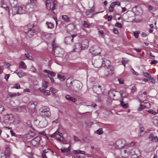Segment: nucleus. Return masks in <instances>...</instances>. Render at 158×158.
<instances>
[{"label":"nucleus","mask_w":158,"mask_h":158,"mask_svg":"<svg viewBox=\"0 0 158 158\" xmlns=\"http://www.w3.org/2000/svg\"><path fill=\"white\" fill-rule=\"evenodd\" d=\"M37 28V26L30 23L24 27V31L29 37H31L34 35Z\"/></svg>","instance_id":"nucleus-1"},{"label":"nucleus","mask_w":158,"mask_h":158,"mask_svg":"<svg viewBox=\"0 0 158 158\" xmlns=\"http://www.w3.org/2000/svg\"><path fill=\"white\" fill-rule=\"evenodd\" d=\"M52 51L54 52L55 56L56 57H62L64 54V52L58 45L55 42L54 39L52 44Z\"/></svg>","instance_id":"nucleus-2"},{"label":"nucleus","mask_w":158,"mask_h":158,"mask_svg":"<svg viewBox=\"0 0 158 158\" xmlns=\"http://www.w3.org/2000/svg\"><path fill=\"white\" fill-rule=\"evenodd\" d=\"M125 141L124 139H119L116 141L115 143V146L117 148H122V149L125 150L128 147V146H133L135 144L134 142H132L127 144H125Z\"/></svg>","instance_id":"nucleus-3"},{"label":"nucleus","mask_w":158,"mask_h":158,"mask_svg":"<svg viewBox=\"0 0 158 158\" xmlns=\"http://www.w3.org/2000/svg\"><path fill=\"white\" fill-rule=\"evenodd\" d=\"M34 121L35 124L40 128L44 127L48 124V121L46 119L41 116H37Z\"/></svg>","instance_id":"nucleus-4"},{"label":"nucleus","mask_w":158,"mask_h":158,"mask_svg":"<svg viewBox=\"0 0 158 158\" xmlns=\"http://www.w3.org/2000/svg\"><path fill=\"white\" fill-rule=\"evenodd\" d=\"M108 94L110 97L113 98L114 100H118L120 97L123 98H124L126 96V95L123 96L121 93L114 89L110 90L108 91Z\"/></svg>","instance_id":"nucleus-5"},{"label":"nucleus","mask_w":158,"mask_h":158,"mask_svg":"<svg viewBox=\"0 0 158 158\" xmlns=\"http://www.w3.org/2000/svg\"><path fill=\"white\" fill-rule=\"evenodd\" d=\"M132 146L131 145L128 146V147L125 150L122 149L121 150V153L122 154L127 153V154H130L131 155H136L138 156L139 154V151L138 149L137 148H133L132 149L131 151H129V148Z\"/></svg>","instance_id":"nucleus-6"},{"label":"nucleus","mask_w":158,"mask_h":158,"mask_svg":"<svg viewBox=\"0 0 158 158\" xmlns=\"http://www.w3.org/2000/svg\"><path fill=\"white\" fill-rule=\"evenodd\" d=\"M56 4V1H53L52 0H47L45 3L46 8L52 11L55 9Z\"/></svg>","instance_id":"nucleus-7"},{"label":"nucleus","mask_w":158,"mask_h":158,"mask_svg":"<svg viewBox=\"0 0 158 158\" xmlns=\"http://www.w3.org/2000/svg\"><path fill=\"white\" fill-rule=\"evenodd\" d=\"M89 51L93 55L96 56L100 54L101 50L99 46H94L90 48Z\"/></svg>","instance_id":"nucleus-8"},{"label":"nucleus","mask_w":158,"mask_h":158,"mask_svg":"<svg viewBox=\"0 0 158 158\" xmlns=\"http://www.w3.org/2000/svg\"><path fill=\"white\" fill-rule=\"evenodd\" d=\"M67 31L70 35L72 34H77L76 33V29L75 28V26L73 24L68 25L67 27Z\"/></svg>","instance_id":"nucleus-9"},{"label":"nucleus","mask_w":158,"mask_h":158,"mask_svg":"<svg viewBox=\"0 0 158 158\" xmlns=\"http://www.w3.org/2000/svg\"><path fill=\"white\" fill-rule=\"evenodd\" d=\"M40 111L42 115L46 117H49L51 115L50 109L47 106H43L40 109Z\"/></svg>","instance_id":"nucleus-10"},{"label":"nucleus","mask_w":158,"mask_h":158,"mask_svg":"<svg viewBox=\"0 0 158 158\" xmlns=\"http://www.w3.org/2000/svg\"><path fill=\"white\" fill-rule=\"evenodd\" d=\"M51 136L52 138H55L56 140L60 142H62L64 140L62 134L58 131H56L52 134Z\"/></svg>","instance_id":"nucleus-11"},{"label":"nucleus","mask_w":158,"mask_h":158,"mask_svg":"<svg viewBox=\"0 0 158 158\" xmlns=\"http://www.w3.org/2000/svg\"><path fill=\"white\" fill-rule=\"evenodd\" d=\"M114 69L113 66L106 67L105 69V75L106 76L112 75L114 73Z\"/></svg>","instance_id":"nucleus-12"},{"label":"nucleus","mask_w":158,"mask_h":158,"mask_svg":"<svg viewBox=\"0 0 158 158\" xmlns=\"http://www.w3.org/2000/svg\"><path fill=\"white\" fill-rule=\"evenodd\" d=\"M71 36H69L65 38L64 40L65 43L67 44H72L73 42V38L77 35V34H72Z\"/></svg>","instance_id":"nucleus-13"},{"label":"nucleus","mask_w":158,"mask_h":158,"mask_svg":"<svg viewBox=\"0 0 158 158\" xmlns=\"http://www.w3.org/2000/svg\"><path fill=\"white\" fill-rule=\"evenodd\" d=\"M75 87H74V90L76 92H79L82 87V85L79 81H74Z\"/></svg>","instance_id":"nucleus-14"},{"label":"nucleus","mask_w":158,"mask_h":158,"mask_svg":"<svg viewBox=\"0 0 158 158\" xmlns=\"http://www.w3.org/2000/svg\"><path fill=\"white\" fill-rule=\"evenodd\" d=\"M4 154V156L2 157L1 158H6L5 156H9L11 155V151L8 145H7L6 146Z\"/></svg>","instance_id":"nucleus-15"},{"label":"nucleus","mask_w":158,"mask_h":158,"mask_svg":"<svg viewBox=\"0 0 158 158\" xmlns=\"http://www.w3.org/2000/svg\"><path fill=\"white\" fill-rule=\"evenodd\" d=\"M97 12L94 13V8L92 7V8L88 10L85 12V15L88 17H91L94 15L95 14L98 13Z\"/></svg>","instance_id":"nucleus-16"},{"label":"nucleus","mask_w":158,"mask_h":158,"mask_svg":"<svg viewBox=\"0 0 158 158\" xmlns=\"http://www.w3.org/2000/svg\"><path fill=\"white\" fill-rule=\"evenodd\" d=\"M40 140V137L39 136H37L31 140V144L34 146H38L39 144Z\"/></svg>","instance_id":"nucleus-17"},{"label":"nucleus","mask_w":158,"mask_h":158,"mask_svg":"<svg viewBox=\"0 0 158 158\" xmlns=\"http://www.w3.org/2000/svg\"><path fill=\"white\" fill-rule=\"evenodd\" d=\"M89 43V41L87 40H83L81 44V49L84 50L88 48Z\"/></svg>","instance_id":"nucleus-18"},{"label":"nucleus","mask_w":158,"mask_h":158,"mask_svg":"<svg viewBox=\"0 0 158 158\" xmlns=\"http://www.w3.org/2000/svg\"><path fill=\"white\" fill-rule=\"evenodd\" d=\"M18 8L19 14H23L26 12V7L25 6L23 5L20 6H18Z\"/></svg>","instance_id":"nucleus-19"},{"label":"nucleus","mask_w":158,"mask_h":158,"mask_svg":"<svg viewBox=\"0 0 158 158\" xmlns=\"http://www.w3.org/2000/svg\"><path fill=\"white\" fill-rule=\"evenodd\" d=\"M81 49V44L78 43H76L73 47V50L74 52H80Z\"/></svg>","instance_id":"nucleus-20"},{"label":"nucleus","mask_w":158,"mask_h":158,"mask_svg":"<svg viewBox=\"0 0 158 158\" xmlns=\"http://www.w3.org/2000/svg\"><path fill=\"white\" fill-rule=\"evenodd\" d=\"M28 107L31 112L35 111V105L34 102H30L28 105Z\"/></svg>","instance_id":"nucleus-21"},{"label":"nucleus","mask_w":158,"mask_h":158,"mask_svg":"<svg viewBox=\"0 0 158 158\" xmlns=\"http://www.w3.org/2000/svg\"><path fill=\"white\" fill-rule=\"evenodd\" d=\"M110 61L108 60H105L102 61L101 66L102 67H108L110 66H111L110 65Z\"/></svg>","instance_id":"nucleus-22"},{"label":"nucleus","mask_w":158,"mask_h":158,"mask_svg":"<svg viewBox=\"0 0 158 158\" xmlns=\"http://www.w3.org/2000/svg\"><path fill=\"white\" fill-rule=\"evenodd\" d=\"M26 7V12L31 13L34 11L33 5L28 4L25 6Z\"/></svg>","instance_id":"nucleus-23"},{"label":"nucleus","mask_w":158,"mask_h":158,"mask_svg":"<svg viewBox=\"0 0 158 158\" xmlns=\"http://www.w3.org/2000/svg\"><path fill=\"white\" fill-rule=\"evenodd\" d=\"M38 90L42 93L44 95L49 96L51 95L50 91L48 90H45L41 88H39Z\"/></svg>","instance_id":"nucleus-24"},{"label":"nucleus","mask_w":158,"mask_h":158,"mask_svg":"<svg viewBox=\"0 0 158 158\" xmlns=\"http://www.w3.org/2000/svg\"><path fill=\"white\" fill-rule=\"evenodd\" d=\"M44 72L45 73H48V75H47V76L48 77H54L56 76V73H55L48 70H44Z\"/></svg>","instance_id":"nucleus-25"},{"label":"nucleus","mask_w":158,"mask_h":158,"mask_svg":"<svg viewBox=\"0 0 158 158\" xmlns=\"http://www.w3.org/2000/svg\"><path fill=\"white\" fill-rule=\"evenodd\" d=\"M149 138L151 139L152 141L154 142H158V137L157 136H154L152 134H151L149 136Z\"/></svg>","instance_id":"nucleus-26"},{"label":"nucleus","mask_w":158,"mask_h":158,"mask_svg":"<svg viewBox=\"0 0 158 158\" xmlns=\"http://www.w3.org/2000/svg\"><path fill=\"white\" fill-rule=\"evenodd\" d=\"M93 64L96 68H99L101 66V61L99 60H96L93 63Z\"/></svg>","instance_id":"nucleus-27"},{"label":"nucleus","mask_w":158,"mask_h":158,"mask_svg":"<svg viewBox=\"0 0 158 158\" xmlns=\"http://www.w3.org/2000/svg\"><path fill=\"white\" fill-rule=\"evenodd\" d=\"M14 73L17 74L20 78H21L27 74L26 73L23 71L16 72V71H15Z\"/></svg>","instance_id":"nucleus-28"},{"label":"nucleus","mask_w":158,"mask_h":158,"mask_svg":"<svg viewBox=\"0 0 158 158\" xmlns=\"http://www.w3.org/2000/svg\"><path fill=\"white\" fill-rule=\"evenodd\" d=\"M65 98L66 100L72 101L73 102H75L76 101V98L71 97L69 95H66Z\"/></svg>","instance_id":"nucleus-29"},{"label":"nucleus","mask_w":158,"mask_h":158,"mask_svg":"<svg viewBox=\"0 0 158 158\" xmlns=\"http://www.w3.org/2000/svg\"><path fill=\"white\" fill-rule=\"evenodd\" d=\"M19 68H22L24 69H27V65L23 61H21L20 62L19 64Z\"/></svg>","instance_id":"nucleus-30"},{"label":"nucleus","mask_w":158,"mask_h":158,"mask_svg":"<svg viewBox=\"0 0 158 158\" xmlns=\"http://www.w3.org/2000/svg\"><path fill=\"white\" fill-rule=\"evenodd\" d=\"M12 14L13 15H15L19 14L18 8V6L14 7L12 8Z\"/></svg>","instance_id":"nucleus-31"},{"label":"nucleus","mask_w":158,"mask_h":158,"mask_svg":"<svg viewBox=\"0 0 158 158\" xmlns=\"http://www.w3.org/2000/svg\"><path fill=\"white\" fill-rule=\"evenodd\" d=\"M2 7L3 8H6V10H9V8L7 6L6 4L5 3L4 0H2L1 2Z\"/></svg>","instance_id":"nucleus-32"},{"label":"nucleus","mask_w":158,"mask_h":158,"mask_svg":"<svg viewBox=\"0 0 158 158\" xmlns=\"http://www.w3.org/2000/svg\"><path fill=\"white\" fill-rule=\"evenodd\" d=\"M48 81H43L42 84V86L44 88L43 89H44L47 88L48 87Z\"/></svg>","instance_id":"nucleus-33"},{"label":"nucleus","mask_w":158,"mask_h":158,"mask_svg":"<svg viewBox=\"0 0 158 158\" xmlns=\"http://www.w3.org/2000/svg\"><path fill=\"white\" fill-rule=\"evenodd\" d=\"M10 5L12 6H15L17 4V0H9Z\"/></svg>","instance_id":"nucleus-34"},{"label":"nucleus","mask_w":158,"mask_h":158,"mask_svg":"<svg viewBox=\"0 0 158 158\" xmlns=\"http://www.w3.org/2000/svg\"><path fill=\"white\" fill-rule=\"evenodd\" d=\"M46 26L48 28L52 29L54 27V24L52 23L47 22L46 23Z\"/></svg>","instance_id":"nucleus-35"},{"label":"nucleus","mask_w":158,"mask_h":158,"mask_svg":"<svg viewBox=\"0 0 158 158\" xmlns=\"http://www.w3.org/2000/svg\"><path fill=\"white\" fill-rule=\"evenodd\" d=\"M62 19L64 21L69 22L70 21V18L67 15H64L62 16Z\"/></svg>","instance_id":"nucleus-36"},{"label":"nucleus","mask_w":158,"mask_h":158,"mask_svg":"<svg viewBox=\"0 0 158 158\" xmlns=\"http://www.w3.org/2000/svg\"><path fill=\"white\" fill-rule=\"evenodd\" d=\"M57 77L61 81H63L64 80L66 79V77L65 76L63 75L61 76V75L60 74H58L57 75Z\"/></svg>","instance_id":"nucleus-37"},{"label":"nucleus","mask_w":158,"mask_h":158,"mask_svg":"<svg viewBox=\"0 0 158 158\" xmlns=\"http://www.w3.org/2000/svg\"><path fill=\"white\" fill-rule=\"evenodd\" d=\"M129 61V60H127L126 58H122V62L124 66H125V64H127Z\"/></svg>","instance_id":"nucleus-38"},{"label":"nucleus","mask_w":158,"mask_h":158,"mask_svg":"<svg viewBox=\"0 0 158 158\" xmlns=\"http://www.w3.org/2000/svg\"><path fill=\"white\" fill-rule=\"evenodd\" d=\"M73 152L75 154H85V152L84 151H81L80 150H74L73 151Z\"/></svg>","instance_id":"nucleus-39"},{"label":"nucleus","mask_w":158,"mask_h":158,"mask_svg":"<svg viewBox=\"0 0 158 158\" xmlns=\"http://www.w3.org/2000/svg\"><path fill=\"white\" fill-rule=\"evenodd\" d=\"M120 104L124 108H127L128 107V104H124L123 103V100H122L120 101Z\"/></svg>","instance_id":"nucleus-40"},{"label":"nucleus","mask_w":158,"mask_h":158,"mask_svg":"<svg viewBox=\"0 0 158 158\" xmlns=\"http://www.w3.org/2000/svg\"><path fill=\"white\" fill-rule=\"evenodd\" d=\"M49 90L53 94H55L58 91L57 89L52 87L50 88Z\"/></svg>","instance_id":"nucleus-41"},{"label":"nucleus","mask_w":158,"mask_h":158,"mask_svg":"<svg viewBox=\"0 0 158 158\" xmlns=\"http://www.w3.org/2000/svg\"><path fill=\"white\" fill-rule=\"evenodd\" d=\"M157 117L156 116H154L153 122L155 125L158 127V120L156 118Z\"/></svg>","instance_id":"nucleus-42"},{"label":"nucleus","mask_w":158,"mask_h":158,"mask_svg":"<svg viewBox=\"0 0 158 158\" xmlns=\"http://www.w3.org/2000/svg\"><path fill=\"white\" fill-rule=\"evenodd\" d=\"M143 74L144 77H147L148 79L150 78V77H151V74L148 73L143 72Z\"/></svg>","instance_id":"nucleus-43"},{"label":"nucleus","mask_w":158,"mask_h":158,"mask_svg":"<svg viewBox=\"0 0 158 158\" xmlns=\"http://www.w3.org/2000/svg\"><path fill=\"white\" fill-rule=\"evenodd\" d=\"M72 81L70 80L69 79H68L66 81V84L67 86L69 87H70L72 86Z\"/></svg>","instance_id":"nucleus-44"},{"label":"nucleus","mask_w":158,"mask_h":158,"mask_svg":"<svg viewBox=\"0 0 158 158\" xmlns=\"http://www.w3.org/2000/svg\"><path fill=\"white\" fill-rule=\"evenodd\" d=\"M82 25L83 26L85 27L89 28L90 27V25L86 21H83Z\"/></svg>","instance_id":"nucleus-45"},{"label":"nucleus","mask_w":158,"mask_h":158,"mask_svg":"<svg viewBox=\"0 0 158 158\" xmlns=\"http://www.w3.org/2000/svg\"><path fill=\"white\" fill-rule=\"evenodd\" d=\"M20 94L19 93H11L9 94L10 97H14L15 96H18L20 95Z\"/></svg>","instance_id":"nucleus-46"},{"label":"nucleus","mask_w":158,"mask_h":158,"mask_svg":"<svg viewBox=\"0 0 158 158\" xmlns=\"http://www.w3.org/2000/svg\"><path fill=\"white\" fill-rule=\"evenodd\" d=\"M103 131L102 128H99L96 131V133L98 135H101L102 134Z\"/></svg>","instance_id":"nucleus-47"},{"label":"nucleus","mask_w":158,"mask_h":158,"mask_svg":"<svg viewBox=\"0 0 158 158\" xmlns=\"http://www.w3.org/2000/svg\"><path fill=\"white\" fill-rule=\"evenodd\" d=\"M145 108V106L144 105H141L139 107L138 109V111H140Z\"/></svg>","instance_id":"nucleus-48"},{"label":"nucleus","mask_w":158,"mask_h":158,"mask_svg":"<svg viewBox=\"0 0 158 158\" xmlns=\"http://www.w3.org/2000/svg\"><path fill=\"white\" fill-rule=\"evenodd\" d=\"M25 56L29 60H32V57L31 56H30L29 54L28 53H25Z\"/></svg>","instance_id":"nucleus-49"},{"label":"nucleus","mask_w":158,"mask_h":158,"mask_svg":"<svg viewBox=\"0 0 158 158\" xmlns=\"http://www.w3.org/2000/svg\"><path fill=\"white\" fill-rule=\"evenodd\" d=\"M115 26L116 27L120 28H122V27L121 24L119 22L116 23L115 24Z\"/></svg>","instance_id":"nucleus-50"},{"label":"nucleus","mask_w":158,"mask_h":158,"mask_svg":"<svg viewBox=\"0 0 158 158\" xmlns=\"http://www.w3.org/2000/svg\"><path fill=\"white\" fill-rule=\"evenodd\" d=\"M60 150L61 152L63 153H64L65 152H67V149L65 147H63L61 149H60Z\"/></svg>","instance_id":"nucleus-51"},{"label":"nucleus","mask_w":158,"mask_h":158,"mask_svg":"<svg viewBox=\"0 0 158 158\" xmlns=\"http://www.w3.org/2000/svg\"><path fill=\"white\" fill-rule=\"evenodd\" d=\"M13 88L16 89H19L20 88V85L19 84H16L15 85L13 86Z\"/></svg>","instance_id":"nucleus-52"},{"label":"nucleus","mask_w":158,"mask_h":158,"mask_svg":"<svg viewBox=\"0 0 158 158\" xmlns=\"http://www.w3.org/2000/svg\"><path fill=\"white\" fill-rule=\"evenodd\" d=\"M148 112L154 115L156 114H157L156 112L152 110H148Z\"/></svg>","instance_id":"nucleus-53"},{"label":"nucleus","mask_w":158,"mask_h":158,"mask_svg":"<svg viewBox=\"0 0 158 158\" xmlns=\"http://www.w3.org/2000/svg\"><path fill=\"white\" fill-rule=\"evenodd\" d=\"M139 33L138 31H135L134 32V35L135 38H137L139 36Z\"/></svg>","instance_id":"nucleus-54"},{"label":"nucleus","mask_w":158,"mask_h":158,"mask_svg":"<svg viewBox=\"0 0 158 158\" xmlns=\"http://www.w3.org/2000/svg\"><path fill=\"white\" fill-rule=\"evenodd\" d=\"M131 71L132 73H133V74H135V75H139V73L138 72H135L133 69H131Z\"/></svg>","instance_id":"nucleus-55"},{"label":"nucleus","mask_w":158,"mask_h":158,"mask_svg":"<svg viewBox=\"0 0 158 158\" xmlns=\"http://www.w3.org/2000/svg\"><path fill=\"white\" fill-rule=\"evenodd\" d=\"M153 14L154 16H158V8L156 10L155 13H153Z\"/></svg>","instance_id":"nucleus-56"},{"label":"nucleus","mask_w":158,"mask_h":158,"mask_svg":"<svg viewBox=\"0 0 158 158\" xmlns=\"http://www.w3.org/2000/svg\"><path fill=\"white\" fill-rule=\"evenodd\" d=\"M113 32L116 34H118V31L116 28H114L113 29Z\"/></svg>","instance_id":"nucleus-57"},{"label":"nucleus","mask_w":158,"mask_h":158,"mask_svg":"<svg viewBox=\"0 0 158 158\" xmlns=\"http://www.w3.org/2000/svg\"><path fill=\"white\" fill-rule=\"evenodd\" d=\"M74 139V140L76 142H80V140L78 139V137L76 136H73Z\"/></svg>","instance_id":"nucleus-58"},{"label":"nucleus","mask_w":158,"mask_h":158,"mask_svg":"<svg viewBox=\"0 0 158 158\" xmlns=\"http://www.w3.org/2000/svg\"><path fill=\"white\" fill-rule=\"evenodd\" d=\"M67 149V152H66V154L67 155H69L70 153V150H71V148L70 147V146Z\"/></svg>","instance_id":"nucleus-59"},{"label":"nucleus","mask_w":158,"mask_h":158,"mask_svg":"<svg viewBox=\"0 0 158 158\" xmlns=\"http://www.w3.org/2000/svg\"><path fill=\"white\" fill-rule=\"evenodd\" d=\"M112 19V16L111 15H110L108 16L107 19V21L109 22L111 21Z\"/></svg>","instance_id":"nucleus-60"},{"label":"nucleus","mask_w":158,"mask_h":158,"mask_svg":"<svg viewBox=\"0 0 158 158\" xmlns=\"http://www.w3.org/2000/svg\"><path fill=\"white\" fill-rule=\"evenodd\" d=\"M118 80L120 84H123L124 83V81L122 78H118Z\"/></svg>","instance_id":"nucleus-61"},{"label":"nucleus","mask_w":158,"mask_h":158,"mask_svg":"<svg viewBox=\"0 0 158 158\" xmlns=\"http://www.w3.org/2000/svg\"><path fill=\"white\" fill-rule=\"evenodd\" d=\"M149 80H151V82L153 84H154L155 83V80L151 76V77H150V78H149Z\"/></svg>","instance_id":"nucleus-62"},{"label":"nucleus","mask_w":158,"mask_h":158,"mask_svg":"<svg viewBox=\"0 0 158 158\" xmlns=\"http://www.w3.org/2000/svg\"><path fill=\"white\" fill-rule=\"evenodd\" d=\"M158 63V61L157 60H154L151 61V64H154L157 63Z\"/></svg>","instance_id":"nucleus-63"},{"label":"nucleus","mask_w":158,"mask_h":158,"mask_svg":"<svg viewBox=\"0 0 158 158\" xmlns=\"http://www.w3.org/2000/svg\"><path fill=\"white\" fill-rule=\"evenodd\" d=\"M72 158H84V156H73Z\"/></svg>","instance_id":"nucleus-64"}]
</instances>
